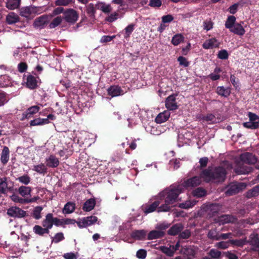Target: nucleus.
<instances>
[{
    "label": "nucleus",
    "instance_id": "4",
    "mask_svg": "<svg viewBox=\"0 0 259 259\" xmlns=\"http://www.w3.org/2000/svg\"><path fill=\"white\" fill-rule=\"evenodd\" d=\"M62 18L66 22L74 24L78 20V15L75 10L67 9L63 12Z\"/></svg>",
    "mask_w": 259,
    "mask_h": 259
},
{
    "label": "nucleus",
    "instance_id": "34",
    "mask_svg": "<svg viewBox=\"0 0 259 259\" xmlns=\"http://www.w3.org/2000/svg\"><path fill=\"white\" fill-rule=\"evenodd\" d=\"M47 167L42 163L38 165H35L33 166L32 170L37 172L40 174H43L44 175L47 173Z\"/></svg>",
    "mask_w": 259,
    "mask_h": 259
},
{
    "label": "nucleus",
    "instance_id": "46",
    "mask_svg": "<svg viewBox=\"0 0 259 259\" xmlns=\"http://www.w3.org/2000/svg\"><path fill=\"white\" fill-rule=\"evenodd\" d=\"M52 243H58L59 242L65 239L64 234L62 232L56 233L54 237H52Z\"/></svg>",
    "mask_w": 259,
    "mask_h": 259
},
{
    "label": "nucleus",
    "instance_id": "31",
    "mask_svg": "<svg viewBox=\"0 0 259 259\" xmlns=\"http://www.w3.org/2000/svg\"><path fill=\"white\" fill-rule=\"evenodd\" d=\"M216 93L220 96L228 97L231 93L229 88H225L223 86L218 87L216 90Z\"/></svg>",
    "mask_w": 259,
    "mask_h": 259
},
{
    "label": "nucleus",
    "instance_id": "54",
    "mask_svg": "<svg viewBox=\"0 0 259 259\" xmlns=\"http://www.w3.org/2000/svg\"><path fill=\"white\" fill-rule=\"evenodd\" d=\"M213 23L210 19L205 20L203 22V29L209 31L213 28Z\"/></svg>",
    "mask_w": 259,
    "mask_h": 259
},
{
    "label": "nucleus",
    "instance_id": "62",
    "mask_svg": "<svg viewBox=\"0 0 259 259\" xmlns=\"http://www.w3.org/2000/svg\"><path fill=\"white\" fill-rule=\"evenodd\" d=\"M203 119L207 122H211V123L217 122V120L215 116L212 114H208L204 116Z\"/></svg>",
    "mask_w": 259,
    "mask_h": 259
},
{
    "label": "nucleus",
    "instance_id": "23",
    "mask_svg": "<svg viewBox=\"0 0 259 259\" xmlns=\"http://www.w3.org/2000/svg\"><path fill=\"white\" fill-rule=\"evenodd\" d=\"M237 219L236 217L230 214H223L219 218V221L223 224L227 223H234Z\"/></svg>",
    "mask_w": 259,
    "mask_h": 259
},
{
    "label": "nucleus",
    "instance_id": "27",
    "mask_svg": "<svg viewBox=\"0 0 259 259\" xmlns=\"http://www.w3.org/2000/svg\"><path fill=\"white\" fill-rule=\"evenodd\" d=\"M10 157V150L8 147L4 146L1 156V161L5 165L8 163Z\"/></svg>",
    "mask_w": 259,
    "mask_h": 259
},
{
    "label": "nucleus",
    "instance_id": "2",
    "mask_svg": "<svg viewBox=\"0 0 259 259\" xmlns=\"http://www.w3.org/2000/svg\"><path fill=\"white\" fill-rule=\"evenodd\" d=\"M227 171L223 166L212 168L209 166L201 172V177L206 183H219L223 182L226 177Z\"/></svg>",
    "mask_w": 259,
    "mask_h": 259
},
{
    "label": "nucleus",
    "instance_id": "25",
    "mask_svg": "<svg viewBox=\"0 0 259 259\" xmlns=\"http://www.w3.org/2000/svg\"><path fill=\"white\" fill-rule=\"evenodd\" d=\"M165 233L163 231L152 230L150 231L147 236V239L151 240L163 237Z\"/></svg>",
    "mask_w": 259,
    "mask_h": 259
},
{
    "label": "nucleus",
    "instance_id": "42",
    "mask_svg": "<svg viewBox=\"0 0 259 259\" xmlns=\"http://www.w3.org/2000/svg\"><path fill=\"white\" fill-rule=\"evenodd\" d=\"M208 255L212 259H221L222 252L215 249H211L209 252Z\"/></svg>",
    "mask_w": 259,
    "mask_h": 259
},
{
    "label": "nucleus",
    "instance_id": "22",
    "mask_svg": "<svg viewBox=\"0 0 259 259\" xmlns=\"http://www.w3.org/2000/svg\"><path fill=\"white\" fill-rule=\"evenodd\" d=\"M170 114V113L168 110L160 113L155 118V122L157 123H161L166 121L169 118Z\"/></svg>",
    "mask_w": 259,
    "mask_h": 259
},
{
    "label": "nucleus",
    "instance_id": "26",
    "mask_svg": "<svg viewBox=\"0 0 259 259\" xmlns=\"http://www.w3.org/2000/svg\"><path fill=\"white\" fill-rule=\"evenodd\" d=\"M230 31L240 36L243 35L245 33V30L241 23H236L235 25L230 29Z\"/></svg>",
    "mask_w": 259,
    "mask_h": 259
},
{
    "label": "nucleus",
    "instance_id": "17",
    "mask_svg": "<svg viewBox=\"0 0 259 259\" xmlns=\"http://www.w3.org/2000/svg\"><path fill=\"white\" fill-rule=\"evenodd\" d=\"M46 165L49 167L55 168L59 164V161L55 155L51 154L46 159Z\"/></svg>",
    "mask_w": 259,
    "mask_h": 259
},
{
    "label": "nucleus",
    "instance_id": "20",
    "mask_svg": "<svg viewBox=\"0 0 259 259\" xmlns=\"http://www.w3.org/2000/svg\"><path fill=\"white\" fill-rule=\"evenodd\" d=\"M39 109L40 107L37 105L31 106L23 113V117L27 119L30 118L33 114L38 112Z\"/></svg>",
    "mask_w": 259,
    "mask_h": 259
},
{
    "label": "nucleus",
    "instance_id": "59",
    "mask_svg": "<svg viewBox=\"0 0 259 259\" xmlns=\"http://www.w3.org/2000/svg\"><path fill=\"white\" fill-rule=\"evenodd\" d=\"M191 233L189 230H185L180 233L179 237L180 239H188L191 236Z\"/></svg>",
    "mask_w": 259,
    "mask_h": 259
},
{
    "label": "nucleus",
    "instance_id": "61",
    "mask_svg": "<svg viewBox=\"0 0 259 259\" xmlns=\"http://www.w3.org/2000/svg\"><path fill=\"white\" fill-rule=\"evenodd\" d=\"M11 199L15 202L26 203L27 198H22L17 196V195L13 194L12 196H11Z\"/></svg>",
    "mask_w": 259,
    "mask_h": 259
},
{
    "label": "nucleus",
    "instance_id": "19",
    "mask_svg": "<svg viewBox=\"0 0 259 259\" xmlns=\"http://www.w3.org/2000/svg\"><path fill=\"white\" fill-rule=\"evenodd\" d=\"M222 208V205L218 203H212L208 206V215L210 217L215 216Z\"/></svg>",
    "mask_w": 259,
    "mask_h": 259
},
{
    "label": "nucleus",
    "instance_id": "30",
    "mask_svg": "<svg viewBox=\"0 0 259 259\" xmlns=\"http://www.w3.org/2000/svg\"><path fill=\"white\" fill-rule=\"evenodd\" d=\"M21 0H8L6 7L9 10H15L19 8Z\"/></svg>",
    "mask_w": 259,
    "mask_h": 259
},
{
    "label": "nucleus",
    "instance_id": "7",
    "mask_svg": "<svg viewBox=\"0 0 259 259\" xmlns=\"http://www.w3.org/2000/svg\"><path fill=\"white\" fill-rule=\"evenodd\" d=\"M245 187V185L242 183L232 184L229 186L225 194L226 196H232L239 193Z\"/></svg>",
    "mask_w": 259,
    "mask_h": 259
},
{
    "label": "nucleus",
    "instance_id": "12",
    "mask_svg": "<svg viewBox=\"0 0 259 259\" xmlns=\"http://www.w3.org/2000/svg\"><path fill=\"white\" fill-rule=\"evenodd\" d=\"M249 240L247 239V244H249L254 251L259 250V238L257 234H251L249 237Z\"/></svg>",
    "mask_w": 259,
    "mask_h": 259
},
{
    "label": "nucleus",
    "instance_id": "11",
    "mask_svg": "<svg viewBox=\"0 0 259 259\" xmlns=\"http://www.w3.org/2000/svg\"><path fill=\"white\" fill-rule=\"evenodd\" d=\"M49 22V17L47 15H43L36 18L34 22L33 26L35 28L42 29L44 28Z\"/></svg>",
    "mask_w": 259,
    "mask_h": 259
},
{
    "label": "nucleus",
    "instance_id": "9",
    "mask_svg": "<svg viewBox=\"0 0 259 259\" xmlns=\"http://www.w3.org/2000/svg\"><path fill=\"white\" fill-rule=\"evenodd\" d=\"M160 203V200H158L151 204L146 203L142 205V209L146 214L154 212L156 209L158 211V208L159 207Z\"/></svg>",
    "mask_w": 259,
    "mask_h": 259
},
{
    "label": "nucleus",
    "instance_id": "21",
    "mask_svg": "<svg viewBox=\"0 0 259 259\" xmlns=\"http://www.w3.org/2000/svg\"><path fill=\"white\" fill-rule=\"evenodd\" d=\"M146 233L147 232L144 230H136L131 233V236L134 239L141 240L145 238Z\"/></svg>",
    "mask_w": 259,
    "mask_h": 259
},
{
    "label": "nucleus",
    "instance_id": "1",
    "mask_svg": "<svg viewBox=\"0 0 259 259\" xmlns=\"http://www.w3.org/2000/svg\"><path fill=\"white\" fill-rule=\"evenodd\" d=\"M181 192L179 187L167 188L160 192L158 197L160 201L164 200V203L158 208V212L170 211L171 208L170 205L178 201V196Z\"/></svg>",
    "mask_w": 259,
    "mask_h": 259
},
{
    "label": "nucleus",
    "instance_id": "36",
    "mask_svg": "<svg viewBox=\"0 0 259 259\" xmlns=\"http://www.w3.org/2000/svg\"><path fill=\"white\" fill-rule=\"evenodd\" d=\"M184 40V36L180 33L175 34L172 38L171 44L175 46H177L183 42Z\"/></svg>",
    "mask_w": 259,
    "mask_h": 259
},
{
    "label": "nucleus",
    "instance_id": "5",
    "mask_svg": "<svg viewBox=\"0 0 259 259\" xmlns=\"http://www.w3.org/2000/svg\"><path fill=\"white\" fill-rule=\"evenodd\" d=\"M98 218L95 215H91L79 219L76 224L79 228H87L97 223Z\"/></svg>",
    "mask_w": 259,
    "mask_h": 259
},
{
    "label": "nucleus",
    "instance_id": "52",
    "mask_svg": "<svg viewBox=\"0 0 259 259\" xmlns=\"http://www.w3.org/2000/svg\"><path fill=\"white\" fill-rule=\"evenodd\" d=\"M230 244V240L228 241H221L217 243L214 246L219 249H225L229 247Z\"/></svg>",
    "mask_w": 259,
    "mask_h": 259
},
{
    "label": "nucleus",
    "instance_id": "56",
    "mask_svg": "<svg viewBox=\"0 0 259 259\" xmlns=\"http://www.w3.org/2000/svg\"><path fill=\"white\" fill-rule=\"evenodd\" d=\"M178 61L179 62L180 65L183 66L185 67H188L190 64V63L188 61L187 59L183 56L179 57L178 58Z\"/></svg>",
    "mask_w": 259,
    "mask_h": 259
},
{
    "label": "nucleus",
    "instance_id": "41",
    "mask_svg": "<svg viewBox=\"0 0 259 259\" xmlns=\"http://www.w3.org/2000/svg\"><path fill=\"white\" fill-rule=\"evenodd\" d=\"M96 10V5H94L93 3H90L87 6V13L91 18L95 17Z\"/></svg>",
    "mask_w": 259,
    "mask_h": 259
},
{
    "label": "nucleus",
    "instance_id": "6",
    "mask_svg": "<svg viewBox=\"0 0 259 259\" xmlns=\"http://www.w3.org/2000/svg\"><path fill=\"white\" fill-rule=\"evenodd\" d=\"M7 213L9 216L15 218H24L26 215L27 213L26 211L16 206H12L8 209Z\"/></svg>",
    "mask_w": 259,
    "mask_h": 259
},
{
    "label": "nucleus",
    "instance_id": "33",
    "mask_svg": "<svg viewBox=\"0 0 259 259\" xmlns=\"http://www.w3.org/2000/svg\"><path fill=\"white\" fill-rule=\"evenodd\" d=\"M74 210L75 204L71 202H68L65 204L62 210V212L65 214H69L73 212Z\"/></svg>",
    "mask_w": 259,
    "mask_h": 259
},
{
    "label": "nucleus",
    "instance_id": "37",
    "mask_svg": "<svg viewBox=\"0 0 259 259\" xmlns=\"http://www.w3.org/2000/svg\"><path fill=\"white\" fill-rule=\"evenodd\" d=\"M259 195V185L255 186L251 189L248 190L246 193V197L250 198L253 197L257 196Z\"/></svg>",
    "mask_w": 259,
    "mask_h": 259
},
{
    "label": "nucleus",
    "instance_id": "38",
    "mask_svg": "<svg viewBox=\"0 0 259 259\" xmlns=\"http://www.w3.org/2000/svg\"><path fill=\"white\" fill-rule=\"evenodd\" d=\"M236 18L234 16H229L226 20L225 25L226 28L231 29L236 24Z\"/></svg>",
    "mask_w": 259,
    "mask_h": 259
},
{
    "label": "nucleus",
    "instance_id": "39",
    "mask_svg": "<svg viewBox=\"0 0 259 259\" xmlns=\"http://www.w3.org/2000/svg\"><path fill=\"white\" fill-rule=\"evenodd\" d=\"M230 244L237 247H243L244 245L247 244V239L244 238L240 239H232L230 240Z\"/></svg>",
    "mask_w": 259,
    "mask_h": 259
},
{
    "label": "nucleus",
    "instance_id": "57",
    "mask_svg": "<svg viewBox=\"0 0 259 259\" xmlns=\"http://www.w3.org/2000/svg\"><path fill=\"white\" fill-rule=\"evenodd\" d=\"M229 54L226 50H222L219 51L218 58L222 60H226L228 58Z\"/></svg>",
    "mask_w": 259,
    "mask_h": 259
},
{
    "label": "nucleus",
    "instance_id": "51",
    "mask_svg": "<svg viewBox=\"0 0 259 259\" xmlns=\"http://www.w3.org/2000/svg\"><path fill=\"white\" fill-rule=\"evenodd\" d=\"M207 237L211 240H220L219 235L215 230H209L207 234Z\"/></svg>",
    "mask_w": 259,
    "mask_h": 259
},
{
    "label": "nucleus",
    "instance_id": "43",
    "mask_svg": "<svg viewBox=\"0 0 259 259\" xmlns=\"http://www.w3.org/2000/svg\"><path fill=\"white\" fill-rule=\"evenodd\" d=\"M63 20V18L61 16H57L49 24V28L50 29L55 28L61 24Z\"/></svg>",
    "mask_w": 259,
    "mask_h": 259
},
{
    "label": "nucleus",
    "instance_id": "63",
    "mask_svg": "<svg viewBox=\"0 0 259 259\" xmlns=\"http://www.w3.org/2000/svg\"><path fill=\"white\" fill-rule=\"evenodd\" d=\"M162 5L160 0H150L149 6L153 8H159Z\"/></svg>",
    "mask_w": 259,
    "mask_h": 259
},
{
    "label": "nucleus",
    "instance_id": "55",
    "mask_svg": "<svg viewBox=\"0 0 259 259\" xmlns=\"http://www.w3.org/2000/svg\"><path fill=\"white\" fill-rule=\"evenodd\" d=\"M134 29V25L133 24H131L128 25L127 27L124 29L125 30V34L124 38H127L130 37V35L132 33Z\"/></svg>",
    "mask_w": 259,
    "mask_h": 259
},
{
    "label": "nucleus",
    "instance_id": "14",
    "mask_svg": "<svg viewBox=\"0 0 259 259\" xmlns=\"http://www.w3.org/2000/svg\"><path fill=\"white\" fill-rule=\"evenodd\" d=\"M40 8L36 7H25L21 9L20 11V15L25 17H28L32 13H40Z\"/></svg>",
    "mask_w": 259,
    "mask_h": 259
},
{
    "label": "nucleus",
    "instance_id": "49",
    "mask_svg": "<svg viewBox=\"0 0 259 259\" xmlns=\"http://www.w3.org/2000/svg\"><path fill=\"white\" fill-rule=\"evenodd\" d=\"M42 210V207L40 206L35 207L33 211L32 217L36 220L41 218L40 213Z\"/></svg>",
    "mask_w": 259,
    "mask_h": 259
},
{
    "label": "nucleus",
    "instance_id": "44",
    "mask_svg": "<svg viewBox=\"0 0 259 259\" xmlns=\"http://www.w3.org/2000/svg\"><path fill=\"white\" fill-rule=\"evenodd\" d=\"M243 125L244 127L250 128V129H256L259 128V121L258 122H245L243 123Z\"/></svg>",
    "mask_w": 259,
    "mask_h": 259
},
{
    "label": "nucleus",
    "instance_id": "64",
    "mask_svg": "<svg viewBox=\"0 0 259 259\" xmlns=\"http://www.w3.org/2000/svg\"><path fill=\"white\" fill-rule=\"evenodd\" d=\"M147 255V251L143 249H139L137 251L136 256L138 258L144 259Z\"/></svg>",
    "mask_w": 259,
    "mask_h": 259
},
{
    "label": "nucleus",
    "instance_id": "18",
    "mask_svg": "<svg viewBox=\"0 0 259 259\" xmlns=\"http://www.w3.org/2000/svg\"><path fill=\"white\" fill-rule=\"evenodd\" d=\"M184 229V226L181 223L173 225L167 231L169 235L175 236L181 233Z\"/></svg>",
    "mask_w": 259,
    "mask_h": 259
},
{
    "label": "nucleus",
    "instance_id": "28",
    "mask_svg": "<svg viewBox=\"0 0 259 259\" xmlns=\"http://www.w3.org/2000/svg\"><path fill=\"white\" fill-rule=\"evenodd\" d=\"M95 205V200L94 198L89 199L84 203L82 209L86 212L90 211L94 209Z\"/></svg>",
    "mask_w": 259,
    "mask_h": 259
},
{
    "label": "nucleus",
    "instance_id": "50",
    "mask_svg": "<svg viewBox=\"0 0 259 259\" xmlns=\"http://www.w3.org/2000/svg\"><path fill=\"white\" fill-rule=\"evenodd\" d=\"M74 0H56L55 5L57 6H67L74 3Z\"/></svg>",
    "mask_w": 259,
    "mask_h": 259
},
{
    "label": "nucleus",
    "instance_id": "58",
    "mask_svg": "<svg viewBox=\"0 0 259 259\" xmlns=\"http://www.w3.org/2000/svg\"><path fill=\"white\" fill-rule=\"evenodd\" d=\"M119 16L118 13L115 12L106 18V20L109 22H113L116 20Z\"/></svg>",
    "mask_w": 259,
    "mask_h": 259
},
{
    "label": "nucleus",
    "instance_id": "8",
    "mask_svg": "<svg viewBox=\"0 0 259 259\" xmlns=\"http://www.w3.org/2000/svg\"><path fill=\"white\" fill-rule=\"evenodd\" d=\"M177 96V94H172L166 98L165 105L168 110H176L178 109L179 106L176 102Z\"/></svg>",
    "mask_w": 259,
    "mask_h": 259
},
{
    "label": "nucleus",
    "instance_id": "16",
    "mask_svg": "<svg viewBox=\"0 0 259 259\" xmlns=\"http://www.w3.org/2000/svg\"><path fill=\"white\" fill-rule=\"evenodd\" d=\"M26 86L30 90L36 89L38 87L36 77L31 74L28 75L26 78Z\"/></svg>",
    "mask_w": 259,
    "mask_h": 259
},
{
    "label": "nucleus",
    "instance_id": "48",
    "mask_svg": "<svg viewBox=\"0 0 259 259\" xmlns=\"http://www.w3.org/2000/svg\"><path fill=\"white\" fill-rule=\"evenodd\" d=\"M196 204L195 201H186L185 202L179 204V207L181 208L188 209L191 208Z\"/></svg>",
    "mask_w": 259,
    "mask_h": 259
},
{
    "label": "nucleus",
    "instance_id": "32",
    "mask_svg": "<svg viewBox=\"0 0 259 259\" xmlns=\"http://www.w3.org/2000/svg\"><path fill=\"white\" fill-rule=\"evenodd\" d=\"M20 18L14 12L9 13L6 17L7 22L9 24H14L19 22Z\"/></svg>",
    "mask_w": 259,
    "mask_h": 259
},
{
    "label": "nucleus",
    "instance_id": "53",
    "mask_svg": "<svg viewBox=\"0 0 259 259\" xmlns=\"http://www.w3.org/2000/svg\"><path fill=\"white\" fill-rule=\"evenodd\" d=\"M17 180L20 183L26 185L30 182V177L27 175H24L22 176L18 177Z\"/></svg>",
    "mask_w": 259,
    "mask_h": 259
},
{
    "label": "nucleus",
    "instance_id": "35",
    "mask_svg": "<svg viewBox=\"0 0 259 259\" xmlns=\"http://www.w3.org/2000/svg\"><path fill=\"white\" fill-rule=\"evenodd\" d=\"M32 189L30 187L21 186L18 189V193L23 197L30 195Z\"/></svg>",
    "mask_w": 259,
    "mask_h": 259
},
{
    "label": "nucleus",
    "instance_id": "29",
    "mask_svg": "<svg viewBox=\"0 0 259 259\" xmlns=\"http://www.w3.org/2000/svg\"><path fill=\"white\" fill-rule=\"evenodd\" d=\"M44 227L52 228L53 226V215L51 213H48L45 220L42 222Z\"/></svg>",
    "mask_w": 259,
    "mask_h": 259
},
{
    "label": "nucleus",
    "instance_id": "47",
    "mask_svg": "<svg viewBox=\"0 0 259 259\" xmlns=\"http://www.w3.org/2000/svg\"><path fill=\"white\" fill-rule=\"evenodd\" d=\"M160 250L167 255L168 256L171 257L174 255V250L171 248V246H170L169 247L162 246L160 247Z\"/></svg>",
    "mask_w": 259,
    "mask_h": 259
},
{
    "label": "nucleus",
    "instance_id": "40",
    "mask_svg": "<svg viewBox=\"0 0 259 259\" xmlns=\"http://www.w3.org/2000/svg\"><path fill=\"white\" fill-rule=\"evenodd\" d=\"M8 188L7 178H0V194H6Z\"/></svg>",
    "mask_w": 259,
    "mask_h": 259
},
{
    "label": "nucleus",
    "instance_id": "3",
    "mask_svg": "<svg viewBox=\"0 0 259 259\" xmlns=\"http://www.w3.org/2000/svg\"><path fill=\"white\" fill-rule=\"evenodd\" d=\"M239 159L242 163H239L235 169L236 173L238 175L247 174L251 172L253 168L250 166L244 165V164H254L257 161L256 157L249 152L241 154Z\"/></svg>",
    "mask_w": 259,
    "mask_h": 259
},
{
    "label": "nucleus",
    "instance_id": "15",
    "mask_svg": "<svg viewBox=\"0 0 259 259\" xmlns=\"http://www.w3.org/2000/svg\"><path fill=\"white\" fill-rule=\"evenodd\" d=\"M108 94L111 97H115L124 94L123 91L119 85H113L110 86L107 89Z\"/></svg>",
    "mask_w": 259,
    "mask_h": 259
},
{
    "label": "nucleus",
    "instance_id": "60",
    "mask_svg": "<svg viewBox=\"0 0 259 259\" xmlns=\"http://www.w3.org/2000/svg\"><path fill=\"white\" fill-rule=\"evenodd\" d=\"M78 257V254L77 252H68L64 253L63 255V257L65 259H77Z\"/></svg>",
    "mask_w": 259,
    "mask_h": 259
},
{
    "label": "nucleus",
    "instance_id": "10",
    "mask_svg": "<svg viewBox=\"0 0 259 259\" xmlns=\"http://www.w3.org/2000/svg\"><path fill=\"white\" fill-rule=\"evenodd\" d=\"M201 179L202 178L201 176L200 177L194 176L185 181L183 186L186 188L197 187L201 184Z\"/></svg>",
    "mask_w": 259,
    "mask_h": 259
},
{
    "label": "nucleus",
    "instance_id": "13",
    "mask_svg": "<svg viewBox=\"0 0 259 259\" xmlns=\"http://www.w3.org/2000/svg\"><path fill=\"white\" fill-rule=\"evenodd\" d=\"M220 43L215 37H212L206 40L202 44V47L204 49H212L219 48Z\"/></svg>",
    "mask_w": 259,
    "mask_h": 259
},
{
    "label": "nucleus",
    "instance_id": "24",
    "mask_svg": "<svg viewBox=\"0 0 259 259\" xmlns=\"http://www.w3.org/2000/svg\"><path fill=\"white\" fill-rule=\"evenodd\" d=\"M96 8L97 10L102 11L105 14H108L112 11V7L110 5H106L103 2H98L96 4Z\"/></svg>",
    "mask_w": 259,
    "mask_h": 259
},
{
    "label": "nucleus",
    "instance_id": "45",
    "mask_svg": "<svg viewBox=\"0 0 259 259\" xmlns=\"http://www.w3.org/2000/svg\"><path fill=\"white\" fill-rule=\"evenodd\" d=\"M193 195L197 197H202L206 195V191L201 187H198L193 190Z\"/></svg>",
    "mask_w": 259,
    "mask_h": 259
}]
</instances>
